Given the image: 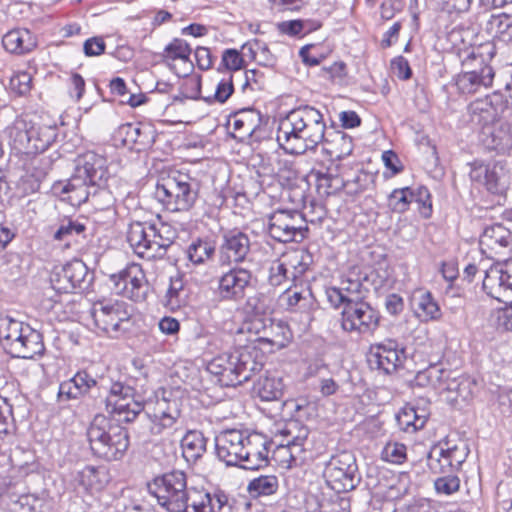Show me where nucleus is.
<instances>
[{"instance_id":"obj_1","label":"nucleus","mask_w":512,"mask_h":512,"mask_svg":"<svg viewBox=\"0 0 512 512\" xmlns=\"http://www.w3.org/2000/svg\"><path fill=\"white\" fill-rule=\"evenodd\" d=\"M325 132L323 114L315 107L304 105L280 119L276 139L287 153L302 155L315 150L325 140Z\"/></svg>"},{"instance_id":"obj_2","label":"nucleus","mask_w":512,"mask_h":512,"mask_svg":"<svg viewBox=\"0 0 512 512\" xmlns=\"http://www.w3.org/2000/svg\"><path fill=\"white\" fill-rule=\"evenodd\" d=\"M94 455L106 461L121 459L129 447L127 430L104 415H96L87 430Z\"/></svg>"},{"instance_id":"obj_3","label":"nucleus","mask_w":512,"mask_h":512,"mask_svg":"<svg viewBox=\"0 0 512 512\" xmlns=\"http://www.w3.org/2000/svg\"><path fill=\"white\" fill-rule=\"evenodd\" d=\"M9 145L17 153L36 155L44 152L55 141L57 129L54 126L38 125L27 115L17 117L6 128Z\"/></svg>"},{"instance_id":"obj_4","label":"nucleus","mask_w":512,"mask_h":512,"mask_svg":"<svg viewBox=\"0 0 512 512\" xmlns=\"http://www.w3.org/2000/svg\"><path fill=\"white\" fill-rule=\"evenodd\" d=\"M148 488L166 512H190V502L198 492L194 487L187 486L186 474L179 470L156 477Z\"/></svg>"},{"instance_id":"obj_5","label":"nucleus","mask_w":512,"mask_h":512,"mask_svg":"<svg viewBox=\"0 0 512 512\" xmlns=\"http://www.w3.org/2000/svg\"><path fill=\"white\" fill-rule=\"evenodd\" d=\"M198 183L189 174L172 171L156 186L155 196L171 212H188L198 199Z\"/></svg>"},{"instance_id":"obj_6","label":"nucleus","mask_w":512,"mask_h":512,"mask_svg":"<svg viewBox=\"0 0 512 512\" xmlns=\"http://www.w3.org/2000/svg\"><path fill=\"white\" fill-rule=\"evenodd\" d=\"M0 343L7 353L17 358L31 359L44 350L38 331L9 317L0 320Z\"/></svg>"},{"instance_id":"obj_7","label":"nucleus","mask_w":512,"mask_h":512,"mask_svg":"<svg viewBox=\"0 0 512 512\" xmlns=\"http://www.w3.org/2000/svg\"><path fill=\"white\" fill-rule=\"evenodd\" d=\"M264 354L254 346H246L226 354L224 376L219 379L223 386H236L251 379L263 368Z\"/></svg>"},{"instance_id":"obj_8","label":"nucleus","mask_w":512,"mask_h":512,"mask_svg":"<svg viewBox=\"0 0 512 512\" xmlns=\"http://www.w3.org/2000/svg\"><path fill=\"white\" fill-rule=\"evenodd\" d=\"M94 325L111 338H118L131 325L128 305L119 300L102 299L94 302L90 308Z\"/></svg>"},{"instance_id":"obj_9","label":"nucleus","mask_w":512,"mask_h":512,"mask_svg":"<svg viewBox=\"0 0 512 512\" xmlns=\"http://www.w3.org/2000/svg\"><path fill=\"white\" fill-rule=\"evenodd\" d=\"M146 414L154 435H160L172 428L181 415V399L178 390L161 388L155 393V400L146 403Z\"/></svg>"},{"instance_id":"obj_10","label":"nucleus","mask_w":512,"mask_h":512,"mask_svg":"<svg viewBox=\"0 0 512 512\" xmlns=\"http://www.w3.org/2000/svg\"><path fill=\"white\" fill-rule=\"evenodd\" d=\"M323 477L327 485L337 493L353 490L360 480L353 453L342 451L331 456L325 465Z\"/></svg>"},{"instance_id":"obj_11","label":"nucleus","mask_w":512,"mask_h":512,"mask_svg":"<svg viewBox=\"0 0 512 512\" xmlns=\"http://www.w3.org/2000/svg\"><path fill=\"white\" fill-rule=\"evenodd\" d=\"M285 433L290 436L285 444H279L273 451V459L282 468H291L304 463L309 449V429L298 421L287 424Z\"/></svg>"},{"instance_id":"obj_12","label":"nucleus","mask_w":512,"mask_h":512,"mask_svg":"<svg viewBox=\"0 0 512 512\" xmlns=\"http://www.w3.org/2000/svg\"><path fill=\"white\" fill-rule=\"evenodd\" d=\"M380 324V314L367 301L346 304L341 313V328L350 334L372 335Z\"/></svg>"},{"instance_id":"obj_13","label":"nucleus","mask_w":512,"mask_h":512,"mask_svg":"<svg viewBox=\"0 0 512 512\" xmlns=\"http://www.w3.org/2000/svg\"><path fill=\"white\" fill-rule=\"evenodd\" d=\"M111 289L134 302H142L149 291V283L142 266L131 263L118 273L109 275Z\"/></svg>"},{"instance_id":"obj_14","label":"nucleus","mask_w":512,"mask_h":512,"mask_svg":"<svg viewBox=\"0 0 512 512\" xmlns=\"http://www.w3.org/2000/svg\"><path fill=\"white\" fill-rule=\"evenodd\" d=\"M307 231L303 215L296 210H277L269 216L268 233L279 242L302 241Z\"/></svg>"},{"instance_id":"obj_15","label":"nucleus","mask_w":512,"mask_h":512,"mask_svg":"<svg viewBox=\"0 0 512 512\" xmlns=\"http://www.w3.org/2000/svg\"><path fill=\"white\" fill-rule=\"evenodd\" d=\"M75 173L102 190V195L107 202H111V193L107 189V183L111 176L106 157L94 151H87L79 155L75 160Z\"/></svg>"},{"instance_id":"obj_16","label":"nucleus","mask_w":512,"mask_h":512,"mask_svg":"<svg viewBox=\"0 0 512 512\" xmlns=\"http://www.w3.org/2000/svg\"><path fill=\"white\" fill-rule=\"evenodd\" d=\"M484 272L482 289L487 296L507 303L512 299V258L497 261L489 268L480 267Z\"/></svg>"},{"instance_id":"obj_17","label":"nucleus","mask_w":512,"mask_h":512,"mask_svg":"<svg viewBox=\"0 0 512 512\" xmlns=\"http://www.w3.org/2000/svg\"><path fill=\"white\" fill-rule=\"evenodd\" d=\"M467 455L465 443L452 444L446 440L431 448L427 456V465L433 473H453L459 470Z\"/></svg>"},{"instance_id":"obj_18","label":"nucleus","mask_w":512,"mask_h":512,"mask_svg":"<svg viewBox=\"0 0 512 512\" xmlns=\"http://www.w3.org/2000/svg\"><path fill=\"white\" fill-rule=\"evenodd\" d=\"M106 408L109 413L118 416L119 421L125 422L133 421L143 410L146 411V405L135 399L133 388L120 382L110 385Z\"/></svg>"},{"instance_id":"obj_19","label":"nucleus","mask_w":512,"mask_h":512,"mask_svg":"<svg viewBox=\"0 0 512 512\" xmlns=\"http://www.w3.org/2000/svg\"><path fill=\"white\" fill-rule=\"evenodd\" d=\"M510 100L500 91L476 99L468 106L471 122L482 128L493 125L509 108Z\"/></svg>"},{"instance_id":"obj_20","label":"nucleus","mask_w":512,"mask_h":512,"mask_svg":"<svg viewBox=\"0 0 512 512\" xmlns=\"http://www.w3.org/2000/svg\"><path fill=\"white\" fill-rule=\"evenodd\" d=\"M92 281L86 264L74 259L59 269H55L51 276V283L55 290L69 293L75 289H86Z\"/></svg>"},{"instance_id":"obj_21","label":"nucleus","mask_w":512,"mask_h":512,"mask_svg":"<svg viewBox=\"0 0 512 512\" xmlns=\"http://www.w3.org/2000/svg\"><path fill=\"white\" fill-rule=\"evenodd\" d=\"M406 360L405 350L392 339L372 344L369 348L368 361L376 369L391 374L403 366Z\"/></svg>"},{"instance_id":"obj_22","label":"nucleus","mask_w":512,"mask_h":512,"mask_svg":"<svg viewBox=\"0 0 512 512\" xmlns=\"http://www.w3.org/2000/svg\"><path fill=\"white\" fill-rule=\"evenodd\" d=\"M470 179L486 187L493 194L503 193L508 186V171L500 162L471 163Z\"/></svg>"},{"instance_id":"obj_23","label":"nucleus","mask_w":512,"mask_h":512,"mask_svg":"<svg viewBox=\"0 0 512 512\" xmlns=\"http://www.w3.org/2000/svg\"><path fill=\"white\" fill-rule=\"evenodd\" d=\"M413 202L418 205V210L423 217H430L432 204L426 187H419L416 190L409 187L394 189L388 198V206L396 213H404Z\"/></svg>"},{"instance_id":"obj_24","label":"nucleus","mask_w":512,"mask_h":512,"mask_svg":"<svg viewBox=\"0 0 512 512\" xmlns=\"http://www.w3.org/2000/svg\"><path fill=\"white\" fill-rule=\"evenodd\" d=\"M495 71L491 65L477 66L472 64L456 75L455 85L461 94L472 95L493 84Z\"/></svg>"},{"instance_id":"obj_25","label":"nucleus","mask_w":512,"mask_h":512,"mask_svg":"<svg viewBox=\"0 0 512 512\" xmlns=\"http://www.w3.org/2000/svg\"><path fill=\"white\" fill-rule=\"evenodd\" d=\"M246 430L227 429L215 437L218 459L228 466H239L243 457Z\"/></svg>"},{"instance_id":"obj_26","label":"nucleus","mask_w":512,"mask_h":512,"mask_svg":"<svg viewBox=\"0 0 512 512\" xmlns=\"http://www.w3.org/2000/svg\"><path fill=\"white\" fill-rule=\"evenodd\" d=\"M250 239L244 232L233 229L226 231L219 247L221 265L239 264L245 261L250 252Z\"/></svg>"},{"instance_id":"obj_27","label":"nucleus","mask_w":512,"mask_h":512,"mask_svg":"<svg viewBox=\"0 0 512 512\" xmlns=\"http://www.w3.org/2000/svg\"><path fill=\"white\" fill-rule=\"evenodd\" d=\"M251 280L252 273L250 270L233 267L219 278L217 293L222 300L239 301L244 298Z\"/></svg>"},{"instance_id":"obj_28","label":"nucleus","mask_w":512,"mask_h":512,"mask_svg":"<svg viewBox=\"0 0 512 512\" xmlns=\"http://www.w3.org/2000/svg\"><path fill=\"white\" fill-rule=\"evenodd\" d=\"M269 444L263 434L246 430L243 457L239 467L246 470H256L265 466L268 463Z\"/></svg>"},{"instance_id":"obj_29","label":"nucleus","mask_w":512,"mask_h":512,"mask_svg":"<svg viewBox=\"0 0 512 512\" xmlns=\"http://www.w3.org/2000/svg\"><path fill=\"white\" fill-rule=\"evenodd\" d=\"M62 194H67V199L72 205L80 206L81 204L91 201L94 206L109 204L102 195V190L90 184L87 180L74 173L69 181L62 187Z\"/></svg>"},{"instance_id":"obj_30","label":"nucleus","mask_w":512,"mask_h":512,"mask_svg":"<svg viewBox=\"0 0 512 512\" xmlns=\"http://www.w3.org/2000/svg\"><path fill=\"white\" fill-rule=\"evenodd\" d=\"M479 244L487 257L503 256L512 246V232L502 224H493L484 229Z\"/></svg>"},{"instance_id":"obj_31","label":"nucleus","mask_w":512,"mask_h":512,"mask_svg":"<svg viewBox=\"0 0 512 512\" xmlns=\"http://www.w3.org/2000/svg\"><path fill=\"white\" fill-rule=\"evenodd\" d=\"M106 382V379L103 377L97 380L87 371H79L74 375V377L60 384L58 399L60 401L77 399L81 395L89 392L92 387L108 389Z\"/></svg>"},{"instance_id":"obj_32","label":"nucleus","mask_w":512,"mask_h":512,"mask_svg":"<svg viewBox=\"0 0 512 512\" xmlns=\"http://www.w3.org/2000/svg\"><path fill=\"white\" fill-rule=\"evenodd\" d=\"M191 48L182 39L175 38L165 46L162 52L163 61L180 77L188 76L193 69L190 61Z\"/></svg>"},{"instance_id":"obj_33","label":"nucleus","mask_w":512,"mask_h":512,"mask_svg":"<svg viewBox=\"0 0 512 512\" xmlns=\"http://www.w3.org/2000/svg\"><path fill=\"white\" fill-rule=\"evenodd\" d=\"M481 142L486 149L507 153L512 149V120L482 128Z\"/></svg>"},{"instance_id":"obj_34","label":"nucleus","mask_w":512,"mask_h":512,"mask_svg":"<svg viewBox=\"0 0 512 512\" xmlns=\"http://www.w3.org/2000/svg\"><path fill=\"white\" fill-rule=\"evenodd\" d=\"M127 241L134 253L142 258L153 259V238L149 224L134 222L129 225Z\"/></svg>"},{"instance_id":"obj_35","label":"nucleus","mask_w":512,"mask_h":512,"mask_svg":"<svg viewBox=\"0 0 512 512\" xmlns=\"http://www.w3.org/2000/svg\"><path fill=\"white\" fill-rule=\"evenodd\" d=\"M262 124V115L255 109H244L233 116L230 126L233 130V136L240 140L250 138L260 128Z\"/></svg>"},{"instance_id":"obj_36","label":"nucleus","mask_w":512,"mask_h":512,"mask_svg":"<svg viewBox=\"0 0 512 512\" xmlns=\"http://www.w3.org/2000/svg\"><path fill=\"white\" fill-rule=\"evenodd\" d=\"M495 54L496 47L491 41L474 42L470 47L459 49V57L464 68H468L472 64L477 66L489 65L487 61L491 60Z\"/></svg>"},{"instance_id":"obj_37","label":"nucleus","mask_w":512,"mask_h":512,"mask_svg":"<svg viewBox=\"0 0 512 512\" xmlns=\"http://www.w3.org/2000/svg\"><path fill=\"white\" fill-rule=\"evenodd\" d=\"M306 512H350V502L339 496L327 497L324 494H311L305 500Z\"/></svg>"},{"instance_id":"obj_38","label":"nucleus","mask_w":512,"mask_h":512,"mask_svg":"<svg viewBox=\"0 0 512 512\" xmlns=\"http://www.w3.org/2000/svg\"><path fill=\"white\" fill-rule=\"evenodd\" d=\"M153 238V255L155 258H163L169 247L178 237L177 229L169 223L158 222L149 224Z\"/></svg>"},{"instance_id":"obj_39","label":"nucleus","mask_w":512,"mask_h":512,"mask_svg":"<svg viewBox=\"0 0 512 512\" xmlns=\"http://www.w3.org/2000/svg\"><path fill=\"white\" fill-rule=\"evenodd\" d=\"M253 390L262 401H276L283 395V380L277 372L267 371L259 377L254 384Z\"/></svg>"},{"instance_id":"obj_40","label":"nucleus","mask_w":512,"mask_h":512,"mask_svg":"<svg viewBox=\"0 0 512 512\" xmlns=\"http://www.w3.org/2000/svg\"><path fill=\"white\" fill-rule=\"evenodd\" d=\"M261 323L262 330L257 328V333L261 334L259 336L260 341L266 342L277 349L284 348L288 344L290 331L286 324L272 319L263 320Z\"/></svg>"},{"instance_id":"obj_41","label":"nucleus","mask_w":512,"mask_h":512,"mask_svg":"<svg viewBox=\"0 0 512 512\" xmlns=\"http://www.w3.org/2000/svg\"><path fill=\"white\" fill-rule=\"evenodd\" d=\"M325 152L333 159H344L350 156L354 149L353 139L343 131H332L325 134Z\"/></svg>"},{"instance_id":"obj_42","label":"nucleus","mask_w":512,"mask_h":512,"mask_svg":"<svg viewBox=\"0 0 512 512\" xmlns=\"http://www.w3.org/2000/svg\"><path fill=\"white\" fill-rule=\"evenodd\" d=\"M412 305L416 316L421 321L427 322L441 317L440 307L429 291H415L412 296Z\"/></svg>"},{"instance_id":"obj_43","label":"nucleus","mask_w":512,"mask_h":512,"mask_svg":"<svg viewBox=\"0 0 512 512\" xmlns=\"http://www.w3.org/2000/svg\"><path fill=\"white\" fill-rule=\"evenodd\" d=\"M471 382L464 377H453L452 372L445 369V375L440 386V394L448 393V400H467L471 396Z\"/></svg>"},{"instance_id":"obj_44","label":"nucleus","mask_w":512,"mask_h":512,"mask_svg":"<svg viewBox=\"0 0 512 512\" xmlns=\"http://www.w3.org/2000/svg\"><path fill=\"white\" fill-rule=\"evenodd\" d=\"M207 440L198 430L188 431L181 439L182 455L189 463H194L206 452Z\"/></svg>"},{"instance_id":"obj_45","label":"nucleus","mask_w":512,"mask_h":512,"mask_svg":"<svg viewBox=\"0 0 512 512\" xmlns=\"http://www.w3.org/2000/svg\"><path fill=\"white\" fill-rule=\"evenodd\" d=\"M293 283H300L301 277L308 270L311 255L304 250H293L281 257Z\"/></svg>"},{"instance_id":"obj_46","label":"nucleus","mask_w":512,"mask_h":512,"mask_svg":"<svg viewBox=\"0 0 512 512\" xmlns=\"http://www.w3.org/2000/svg\"><path fill=\"white\" fill-rule=\"evenodd\" d=\"M76 481L88 492L102 490L108 482L107 472L104 468L85 466L77 474Z\"/></svg>"},{"instance_id":"obj_47","label":"nucleus","mask_w":512,"mask_h":512,"mask_svg":"<svg viewBox=\"0 0 512 512\" xmlns=\"http://www.w3.org/2000/svg\"><path fill=\"white\" fill-rule=\"evenodd\" d=\"M310 296L311 292L304 283H293L280 295L279 302L285 309L296 311L307 304Z\"/></svg>"},{"instance_id":"obj_48","label":"nucleus","mask_w":512,"mask_h":512,"mask_svg":"<svg viewBox=\"0 0 512 512\" xmlns=\"http://www.w3.org/2000/svg\"><path fill=\"white\" fill-rule=\"evenodd\" d=\"M215 251L216 247L213 241L208 238H196L188 245L186 255L190 262L201 265L212 260Z\"/></svg>"},{"instance_id":"obj_49","label":"nucleus","mask_w":512,"mask_h":512,"mask_svg":"<svg viewBox=\"0 0 512 512\" xmlns=\"http://www.w3.org/2000/svg\"><path fill=\"white\" fill-rule=\"evenodd\" d=\"M397 424L401 430L408 433L422 429L427 421V415L422 410L418 413L413 406L403 408L396 416Z\"/></svg>"},{"instance_id":"obj_50","label":"nucleus","mask_w":512,"mask_h":512,"mask_svg":"<svg viewBox=\"0 0 512 512\" xmlns=\"http://www.w3.org/2000/svg\"><path fill=\"white\" fill-rule=\"evenodd\" d=\"M2 45L10 53L24 54L36 47L37 40L33 34H3Z\"/></svg>"},{"instance_id":"obj_51","label":"nucleus","mask_w":512,"mask_h":512,"mask_svg":"<svg viewBox=\"0 0 512 512\" xmlns=\"http://www.w3.org/2000/svg\"><path fill=\"white\" fill-rule=\"evenodd\" d=\"M340 291L346 297V304L365 300L368 290L363 286L361 280L353 273L344 274L340 281Z\"/></svg>"},{"instance_id":"obj_52","label":"nucleus","mask_w":512,"mask_h":512,"mask_svg":"<svg viewBox=\"0 0 512 512\" xmlns=\"http://www.w3.org/2000/svg\"><path fill=\"white\" fill-rule=\"evenodd\" d=\"M445 375V369L438 365H430L428 368L417 372L414 381L420 387H432L440 394V386Z\"/></svg>"},{"instance_id":"obj_53","label":"nucleus","mask_w":512,"mask_h":512,"mask_svg":"<svg viewBox=\"0 0 512 512\" xmlns=\"http://www.w3.org/2000/svg\"><path fill=\"white\" fill-rule=\"evenodd\" d=\"M311 175L314 176L316 188L321 195H331L340 188L341 181L337 176L320 170L312 171Z\"/></svg>"},{"instance_id":"obj_54","label":"nucleus","mask_w":512,"mask_h":512,"mask_svg":"<svg viewBox=\"0 0 512 512\" xmlns=\"http://www.w3.org/2000/svg\"><path fill=\"white\" fill-rule=\"evenodd\" d=\"M187 292L184 288L183 279L181 276L171 278L170 286L166 293L167 305L174 308H179L186 303Z\"/></svg>"},{"instance_id":"obj_55","label":"nucleus","mask_w":512,"mask_h":512,"mask_svg":"<svg viewBox=\"0 0 512 512\" xmlns=\"http://www.w3.org/2000/svg\"><path fill=\"white\" fill-rule=\"evenodd\" d=\"M277 488L278 480L273 475L260 476L253 479L248 485L249 492L255 495H271L276 492Z\"/></svg>"},{"instance_id":"obj_56","label":"nucleus","mask_w":512,"mask_h":512,"mask_svg":"<svg viewBox=\"0 0 512 512\" xmlns=\"http://www.w3.org/2000/svg\"><path fill=\"white\" fill-rule=\"evenodd\" d=\"M384 461L393 464H402L407 458V448L403 443L388 442L381 452Z\"/></svg>"},{"instance_id":"obj_57","label":"nucleus","mask_w":512,"mask_h":512,"mask_svg":"<svg viewBox=\"0 0 512 512\" xmlns=\"http://www.w3.org/2000/svg\"><path fill=\"white\" fill-rule=\"evenodd\" d=\"M199 496L210 508L211 512H230L228 496L222 491H216L213 494L200 491Z\"/></svg>"},{"instance_id":"obj_58","label":"nucleus","mask_w":512,"mask_h":512,"mask_svg":"<svg viewBox=\"0 0 512 512\" xmlns=\"http://www.w3.org/2000/svg\"><path fill=\"white\" fill-rule=\"evenodd\" d=\"M266 87V77L264 73L257 69L247 70L245 72V81L242 85L243 92L261 91Z\"/></svg>"},{"instance_id":"obj_59","label":"nucleus","mask_w":512,"mask_h":512,"mask_svg":"<svg viewBox=\"0 0 512 512\" xmlns=\"http://www.w3.org/2000/svg\"><path fill=\"white\" fill-rule=\"evenodd\" d=\"M14 430L12 406L6 398L0 397V434H10Z\"/></svg>"},{"instance_id":"obj_60","label":"nucleus","mask_w":512,"mask_h":512,"mask_svg":"<svg viewBox=\"0 0 512 512\" xmlns=\"http://www.w3.org/2000/svg\"><path fill=\"white\" fill-rule=\"evenodd\" d=\"M243 51H248L250 57L255 61H270L271 53L264 42L257 39L248 41L242 46Z\"/></svg>"},{"instance_id":"obj_61","label":"nucleus","mask_w":512,"mask_h":512,"mask_svg":"<svg viewBox=\"0 0 512 512\" xmlns=\"http://www.w3.org/2000/svg\"><path fill=\"white\" fill-rule=\"evenodd\" d=\"M434 486L437 493L451 495L459 490L460 480L456 475L448 473L445 476L437 478L434 482Z\"/></svg>"},{"instance_id":"obj_62","label":"nucleus","mask_w":512,"mask_h":512,"mask_svg":"<svg viewBox=\"0 0 512 512\" xmlns=\"http://www.w3.org/2000/svg\"><path fill=\"white\" fill-rule=\"evenodd\" d=\"M32 76L29 72L18 71L10 79L11 88L19 95H25L31 90Z\"/></svg>"},{"instance_id":"obj_63","label":"nucleus","mask_w":512,"mask_h":512,"mask_svg":"<svg viewBox=\"0 0 512 512\" xmlns=\"http://www.w3.org/2000/svg\"><path fill=\"white\" fill-rule=\"evenodd\" d=\"M512 29V15L505 13L492 15L487 21V32H508Z\"/></svg>"},{"instance_id":"obj_64","label":"nucleus","mask_w":512,"mask_h":512,"mask_svg":"<svg viewBox=\"0 0 512 512\" xmlns=\"http://www.w3.org/2000/svg\"><path fill=\"white\" fill-rule=\"evenodd\" d=\"M269 283L272 286H279L286 280H291V276L287 271L282 259L274 261L269 269Z\"/></svg>"}]
</instances>
